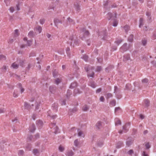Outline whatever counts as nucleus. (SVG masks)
I'll return each instance as SVG.
<instances>
[{
  "label": "nucleus",
  "instance_id": "19",
  "mask_svg": "<svg viewBox=\"0 0 156 156\" xmlns=\"http://www.w3.org/2000/svg\"><path fill=\"white\" fill-rule=\"evenodd\" d=\"M55 89L56 88L53 86H51L49 87V90L52 93H54V91Z\"/></svg>",
  "mask_w": 156,
  "mask_h": 156
},
{
  "label": "nucleus",
  "instance_id": "18",
  "mask_svg": "<svg viewBox=\"0 0 156 156\" xmlns=\"http://www.w3.org/2000/svg\"><path fill=\"white\" fill-rule=\"evenodd\" d=\"M97 144L98 146L101 147L103 144V141L102 140L98 141Z\"/></svg>",
  "mask_w": 156,
  "mask_h": 156
},
{
  "label": "nucleus",
  "instance_id": "59",
  "mask_svg": "<svg viewBox=\"0 0 156 156\" xmlns=\"http://www.w3.org/2000/svg\"><path fill=\"white\" fill-rule=\"evenodd\" d=\"M72 94V92L70 90H68L67 92V96L69 95L70 94Z\"/></svg>",
  "mask_w": 156,
  "mask_h": 156
},
{
  "label": "nucleus",
  "instance_id": "35",
  "mask_svg": "<svg viewBox=\"0 0 156 156\" xmlns=\"http://www.w3.org/2000/svg\"><path fill=\"white\" fill-rule=\"evenodd\" d=\"M147 43V41L145 39H144L142 41V44L144 46Z\"/></svg>",
  "mask_w": 156,
  "mask_h": 156
},
{
  "label": "nucleus",
  "instance_id": "10",
  "mask_svg": "<svg viewBox=\"0 0 156 156\" xmlns=\"http://www.w3.org/2000/svg\"><path fill=\"white\" fill-rule=\"evenodd\" d=\"M96 126L98 129H100L102 126V122L101 121H98L96 124Z\"/></svg>",
  "mask_w": 156,
  "mask_h": 156
},
{
  "label": "nucleus",
  "instance_id": "33",
  "mask_svg": "<svg viewBox=\"0 0 156 156\" xmlns=\"http://www.w3.org/2000/svg\"><path fill=\"white\" fill-rule=\"evenodd\" d=\"M13 96L15 98H16L18 96V93L17 91L15 90L13 94Z\"/></svg>",
  "mask_w": 156,
  "mask_h": 156
},
{
  "label": "nucleus",
  "instance_id": "32",
  "mask_svg": "<svg viewBox=\"0 0 156 156\" xmlns=\"http://www.w3.org/2000/svg\"><path fill=\"white\" fill-rule=\"evenodd\" d=\"M132 143H133L132 140H131V141H129V140H127V141L126 142V145L128 146H130V145H131V144H132Z\"/></svg>",
  "mask_w": 156,
  "mask_h": 156
},
{
  "label": "nucleus",
  "instance_id": "42",
  "mask_svg": "<svg viewBox=\"0 0 156 156\" xmlns=\"http://www.w3.org/2000/svg\"><path fill=\"white\" fill-rule=\"evenodd\" d=\"M5 57L3 55H0V60H5Z\"/></svg>",
  "mask_w": 156,
  "mask_h": 156
},
{
  "label": "nucleus",
  "instance_id": "39",
  "mask_svg": "<svg viewBox=\"0 0 156 156\" xmlns=\"http://www.w3.org/2000/svg\"><path fill=\"white\" fill-rule=\"evenodd\" d=\"M45 21V20L44 19H40V23L41 24H43L44 23Z\"/></svg>",
  "mask_w": 156,
  "mask_h": 156
},
{
  "label": "nucleus",
  "instance_id": "5",
  "mask_svg": "<svg viewBox=\"0 0 156 156\" xmlns=\"http://www.w3.org/2000/svg\"><path fill=\"white\" fill-rule=\"evenodd\" d=\"M23 40L24 41H27V46H30L32 44V41L31 40H27V38L26 37H24L23 38Z\"/></svg>",
  "mask_w": 156,
  "mask_h": 156
},
{
  "label": "nucleus",
  "instance_id": "40",
  "mask_svg": "<svg viewBox=\"0 0 156 156\" xmlns=\"http://www.w3.org/2000/svg\"><path fill=\"white\" fill-rule=\"evenodd\" d=\"M49 111L48 112V116H50L53 119H54L55 118H56L57 117V116L56 115H50V114H49Z\"/></svg>",
  "mask_w": 156,
  "mask_h": 156
},
{
  "label": "nucleus",
  "instance_id": "17",
  "mask_svg": "<svg viewBox=\"0 0 156 156\" xmlns=\"http://www.w3.org/2000/svg\"><path fill=\"white\" fill-rule=\"evenodd\" d=\"M77 83L76 82H73L71 84L70 87L72 88H73L77 86Z\"/></svg>",
  "mask_w": 156,
  "mask_h": 156
},
{
  "label": "nucleus",
  "instance_id": "64",
  "mask_svg": "<svg viewBox=\"0 0 156 156\" xmlns=\"http://www.w3.org/2000/svg\"><path fill=\"white\" fill-rule=\"evenodd\" d=\"M67 20L69 22H72L73 21L69 17L68 18Z\"/></svg>",
  "mask_w": 156,
  "mask_h": 156
},
{
  "label": "nucleus",
  "instance_id": "53",
  "mask_svg": "<svg viewBox=\"0 0 156 156\" xmlns=\"http://www.w3.org/2000/svg\"><path fill=\"white\" fill-rule=\"evenodd\" d=\"M74 93L75 94L80 93L79 90L78 89H75L74 90Z\"/></svg>",
  "mask_w": 156,
  "mask_h": 156
},
{
  "label": "nucleus",
  "instance_id": "54",
  "mask_svg": "<svg viewBox=\"0 0 156 156\" xmlns=\"http://www.w3.org/2000/svg\"><path fill=\"white\" fill-rule=\"evenodd\" d=\"M105 99L104 97L103 96H101L100 98V100L101 101L103 102L104 101Z\"/></svg>",
  "mask_w": 156,
  "mask_h": 156
},
{
  "label": "nucleus",
  "instance_id": "49",
  "mask_svg": "<svg viewBox=\"0 0 156 156\" xmlns=\"http://www.w3.org/2000/svg\"><path fill=\"white\" fill-rule=\"evenodd\" d=\"M94 74V72H92L90 74L89 73H88L87 75L89 77H93Z\"/></svg>",
  "mask_w": 156,
  "mask_h": 156
},
{
  "label": "nucleus",
  "instance_id": "62",
  "mask_svg": "<svg viewBox=\"0 0 156 156\" xmlns=\"http://www.w3.org/2000/svg\"><path fill=\"white\" fill-rule=\"evenodd\" d=\"M122 143L121 142L120 143V144L119 146L118 145H117V147L118 148H120L121 147L122 145Z\"/></svg>",
  "mask_w": 156,
  "mask_h": 156
},
{
  "label": "nucleus",
  "instance_id": "28",
  "mask_svg": "<svg viewBox=\"0 0 156 156\" xmlns=\"http://www.w3.org/2000/svg\"><path fill=\"white\" fill-rule=\"evenodd\" d=\"M124 28L125 30L126 33H127L129 29V27L128 25H126L124 27Z\"/></svg>",
  "mask_w": 156,
  "mask_h": 156
},
{
  "label": "nucleus",
  "instance_id": "21",
  "mask_svg": "<svg viewBox=\"0 0 156 156\" xmlns=\"http://www.w3.org/2000/svg\"><path fill=\"white\" fill-rule=\"evenodd\" d=\"M18 86H19V87L20 88L21 93H22L23 92L24 90V89L22 88L21 84L20 83H19L18 84Z\"/></svg>",
  "mask_w": 156,
  "mask_h": 156
},
{
  "label": "nucleus",
  "instance_id": "58",
  "mask_svg": "<svg viewBox=\"0 0 156 156\" xmlns=\"http://www.w3.org/2000/svg\"><path fill=\"white\" fill-rule=\"evenodd\" d=\"M142 156H148V155L144 151L142 154Z\"/></svg>",
  "mask_w": 156,
  "mask_h": 156
},
{
  "label": "nucleus",
  "instance_id": "34",
  "mask_svg": "<svg viewBox=\"0 0 156 156\" xmlns=\"http://www.w3.org/2000/svg\"><path fill=\"white\" fill-rule=\"evenodd\" d=\"M11 1V0H5V2L7 6L9 5Z\"/></svg>",
  "mask_w": 156,
  "mask_h": 156
},
{
  "label": "nucleus",
  "instance_id": "26",
  "mask_svg": "<svg viewBox=\"0 0 156 156\" xmlns=\"http://www.w3.org/2000/svg\"><path fill=\"white\" fill-rule=\"evenodd\" d=\"M52 107L53 108V109H54L56 111L57 110V105L56 104H53L52 105Z\"/></svg>",
  "mask_w": 156,
  "mask_h": 156
},
{
  "label": "nucleus",
  "instance_id": "22",
  "mask_svg": "<svg viewBox=\"0 0 156 156\" xmlns=\"http://www.w3.org/2000/svg\"><path fill=\"white\" fill-rule=\"evenodd\" d=\"M61 79L60 78H57L55 80V83L56 84H58L61 81Z\"/></svg>",
  "mask_w": 156,
  "mask_h": 156
},
{
  "label": "nucleus",
  "instance_id": "38",
  "mask_svg": "<svg viewBox=\"0 0 156 156\" xmlns=\"http://www.w3.org/2000/svg\"><path fill=\"white\" fill-rule=\"evenodd\" d=\"M33 152L35 155H37V154L38 153V151L37 149H34L33 151Z\"/></svg>",
  "mask_w": 156,
  "mask_h": 156
},
{
  "label": "nucleus",
  "instance_id": "41",
  "mask_svg": "<svg viewBox=\"0 0 156 156\" xmlns=\"http://www.w3.org/2000/svg\"><path fill=\"white\" fill-rule=\"evenodd\" d=\"M23 151L22 150H20L19 151L18 154L19 155H22L23 154Z\"/></svg>",
  "mask_w": 156,
  "mask_h": 156
},
{
  "label": "nucleus",
  "instance_id": "13",
  "mask_svg": "<svg viewBox=\"0 0 156 156\" xmlns=\"http://www.w3.org/2000/svg\"><path fill=\"white\" fill-rule=\"evenodd\" d=\"M24 107L27 109H30L31 108V106L27 102H25L24 103Z\"/></svg>",
  "mask_w": 156,
  "mask_h": 156
},
{
  "label": "nucleus",
  "instance_id": "56",
  "mask_svg": "<svg viewBox=\"0 0 156 156\" xmlns=\"http://www.w3.org/2000/svg\"><path fill=\"white\" fill-rule=\"evenodd\" d=\"M32 138H33V137L31 135H30V136H28L27 138L28 140L30 141V140H32Z\"/></svg>",
  "mask_w": 156,
  "mask_h": 156
},
{
  "label": "nucleus",
  "instance_id": "61",
  "mask_svg": "<svg viewBox=\"0 0 156 156\" xmlns=\"http://www.w3.org/2000/svg\"><path fill=\"white\" fill-rule=\"evenodd\" d=\"M152 38L154 39H156V33L154 34L152 36Z\"/></svg>",
  "mask_w": 156,
  "mask_h": 156
},
{
  "label": "nucleus",
  "instance_id": "3",
  "mask_svg": "<svg viewBox=\"0 0 156 156\" xmlns=\"http://www.w3.org/2000/svg\"><path fill=\"white\" fill-rule=\"evenodd\" d=\"M127 44L125 43L121 47L120 49V50L121 51L123 52L127 50Z\"/></svg>",
  "mask_w": 156,
  "mask_h": 156
},
{
  "label": "nucleus",
  "instance_id": "2",
  "mask_svg": "<svg viewBox=\"0 0 156 156\" xmlns=\"http://www.w3.org/2000/svg\"><path fill=\"white\" fill-rule=\"evenodd\" d=\"M130 123H128L126 124V125L123 127V129L124 132H126L128 131L129 128Z\"/></svg>",
  "mask_w": 156,
  "mask_h": 156
},
{
  "label": "nucleus",
  "instance_id": "8",
  "mask_svg": "<svg viewBox=\"0 0 156 156\" xmlns=\"http://www.w3.org/2000/svg\"><path fill=\"white\" fill-rule=\"evenodd\" d=\"M84 36L82 37H81V38L82 40H84L86 37H87L89 35V33L87 31L85 30V32H84Z\"/></svg>",
  "mask_w": 156,
  "mask_h": 156
},
{
  "label": "nucleus",
  "instance_id": "4",
  "mask_svg": "<svg viewBox=\"0 0 156 156\" xmlns=\"http://www.w3.org/2000/svg\"><path fill=\"white\" fill-rule=\"evenodd\" d=\"M34 30L36 33L40 34L42 31V28L40 26H38L35 28Z\"/></svg>",
  "mask_w": 156,
  "mask_h": 156
},
{
  "label": "nucleus",
  "instance_id": "11",
  "mask_svg": "<svg viewBox=\"0 0 156 156\" xmlns=\"http://www.w3.org/2000/svg\"><path fill=\"white\" fill-rule=\"evenodd\" d=\"M35 129V127L34 124L32 125L29 127V130L32 132H34Z\"/></svg>",
  "mask_w": 156,
  "mask_h": 156
},
{
  "label": "nucleus",
  "instance_id": "9",
  "mask_svg": "<svg viewBox=\"0 0 156 156\" xmlns=\"http://www.w3.org/2000/svg\"><path fill=\"white\" fill-rule=\"evenodd\" d=\"M130 59V55L129 54L125 55L124 56L123 61H124L128 60Z\"/></svg>",
  "mask_w": 156,
  "mask_h": 156
},
{
  "label": "nucleus",
  "instance_id": "50",
  "mask_svg": "<svg viewBox=\"0 0 156 156\" xmlns=\"http://www.w3.org/2000/svg\"><path fill=\"white\" fill-rule=\"evenodd\" d=\"M145 146L147 149H149L150 147V145L148 143H147L145 144Z\"/></svg>",
  "mask_w": 156,
  "mask_h": 156
},
{
  "label": "nucleus",
  "instance_id": "47",
  "mask_svg": "<svg viewBox=\"0 0 156 156\" xmlns=\"http://www.w3.org/2000/svg\"><path fill=\"white\" fill-rule=\"evenodd\" d=\"M59 150L60 151H63L64 150V148L61 146H60L59 147Z\"/></svg>",
  "mask_w": 156,
  "mask_h": 156
},
{
  "label": "nucleus",
  "instance_id": "12",
  "mask_svg": "<svg viewBox=\"0 0 156 156\" xmlns=\"http://www.w3.org/2000/svg\"><path fill=\"white\" fill-rule=\"evenodd\" d=\"M115 122L116 126L120 125L121 124V122L120 121L118 118L115 119Z\"/></svg>",
  "mask_w": 156,
  "mask_h": 156
},
{
  "label": "nucleus",
  "instance_id": "63",
  "mask_svg": "<svg viewBox=\"0 0 156 156\" xmlns=\"http://www.w3.org/2000/svg\"><path fill=\"white\" fill-rule=\"evenodd\" d=\"M90 85L93 88H94L96 87V85L94 84H91Z\"/></svg>",
  "mask_w": 156,
  "mask_h": 156
},
{
  "label": "nucleus",
  "instance_id": "29",
  "mask_svg": "<svg viewBox=\"0 0 156 156\" xmlns=\"http://www.w3.org/2000/svg\"><path fill=\"white\" fill-rule=\"evenodd\" d=\"M122 40L121 39H119L118 40H116L115 41V43H116L117 45H118L121 42H122Z\"/></svg>",
  "mask_w": 156,
  "mask_h": 156
},
{
  "label": "nucleus",
  "instance_id": "23",
  "mask_svg": "<svg viewBox=\"0 0 156 156\" xmlns=\"http://www.w3.org/2000/svg\"><path fill=\"white\" fill-rule=\"evenodd\" d=\"M133 40V35H130L128 38V41L130 42H132Z\"/></svg>",
  "mask_w": 156,
  "mask_h": 156
},
{
  "label": "nucleus",
  "instance_id": "44",
  "mask_svg": "<svg viewBox=\"0 0 156 156\" xmlns=\"http://www.w3.org/2000/svg\"><path fill=\"white\" fill-rule=\"evenodd\" d=\"M133 153V151L132 150H130L127 152V154L129 155H131Z\"/></svg>",
  "mask_w": 156,
  "mask_h": 156
},
{
  "label": "nucleus",
  "instance_id": "36",
  "mask_svg": "<svg viewBox=\"0 0 156 156\" xmlns=\"http://www.w3.org/2000/svg\"><path fill=\"white\" fill-rule=\"evenodd\" d=\"M118 21L116 20H115L113 22V26L115 27H116L118 25Z\"/></svg>",
  "mask_w": 156,
  "mask_h": 156
},
{
  "label": "nucleus",
  "instance_id": "14",
  "mask_svg": "<svg viewBox=\"0 0 156 156\" xmlns=\"http://www.w3.org/2000/svg\"><path fill=\"white\" fill-rule=\"evenodd\" d=\"M37 125L39 126H42L43 124L42 122L40 120L37 121Z\"/></svg>",
  "mask_w": 156,
  "mask_h": 156
},
{
  "label": "nucleus",
  "instance_id": "60",
  "mask_svg": "<svg viewBox=\"0 0 156 156\" xmlns=\"http://www.w3.org/2000/svg\"><path fill=\"white\" fill-rule=\"evenodd\" d=\"M4 110L3 108H0V113H2L4 112Z\"/></svg>",
  "mask_w": 156,
  "mask_h": 156
},
{
  "label": "nucleus",
  "instance_id": "25",
  "mask_svg": "<svg viewBox=\"0 0 156 156\" xmlns=\"http://www.w3.org/2000/svg\"><path fill=\"white\" fill-rule=\"evenodd\" d=\"M145 105L146 107H148L149 105V101L147 100H145L144 101Z\"/></svg>",
  "mask_w": 156,
  "mask_h": 156
},
{
  "label": "nucleus",
  "instance_id": "57",
  "mask_svg": "<svg viewBox=\"0 0 156 156\" xmlns=\"http://www.w3.org/2000/svg\"><path fill=\"white\" fill-rule=\"evenodd\" d=\"M101 90V88H99L96 91V93H100Z\"/></svg>",
  "mask_w": 156,
  "mask_h": 156
},
{
  "label": "nucleus",
  "instance_id": "55",
  "mask_svg": "<svg viewBox=\"0 0 156 156\" xmlns=\"http://www.w3.org/2000/svg\"><path fill=\"white\" fill-rule=\"evenodd\" d=\"M101 69V66H98L97 69V71L99 72L100 71Z\"/></svg>",
  "mask_w": 156,
  "mask_h": 156
},
{
  "label": "nucleus",
  "instance_id": "20",
  "mask_svg": "<svg viewBox=\"0 0 156 156\" xmlns=\"http://www.w3.org/2000/svg\"><path fill=\"white\" fill-rule=\"evenodd\" d=\"M34 34L33 31H30L28 33V36L30 37H33L34 36Z\"/></svg>",
  "mask_w": 156,
  "mask_h": 156
},
{
  "label": "nucleus",
  "instance_id": "7",
  "mask_svg": "<svg viewBox=\"0 0 156 156\" xmlns=\"http://www.w3.org/2000/svg\"><path fill=\"white\" fill-rule=\"evenodd\" d=\"M19 65L16 62L13 63L11 65V67L13 69H17L19 67Z\"/></svg>",
  "mask_w": 156,
  "mask_h": 156
},
{
  "label": "nucleus",
  "instance_id": "43",
  "mask_svg": "<svg viewBox=\"0 0 156 156\" xmlns=\"http://www.w3.org/2000/svg\"><path fill=\"white\" fill-rule=\"evenodd\" d=\"M106 96L107 98H109L111 97L112 96V95L111 93H108L106 94Z\"/></svg>",
  "mask_w": 156,
  "mask_h": 156
},
{
  "label": "nucleus",
  "instance_id": "51",
  "mask_svg": "<svg viewBox=\"0 0 156 156\" xmlns=\"http://www.w3.org/2000/svg\"><path fill=\"white\" fill-rule=\"evenodd\" d=\"M57 71L56 70H54L53 71V75L54 77H55L56 76L57 74Z\"/></svg>",
  "mask_w": 156,
  "mask_h": 156
},
{
  "label": "nucleus",
  "instance_id": "24",
  "mask_svg": "<svg viewBox=\"0 0 156 156\" xmlns=\"http://www.w3.org/2000/svg\"><path fill=\"white\" fill-rule=\"evenodd\" d=\"M18 32L19 30L17 29H16L15 30L14 34V36L15 37H16L19 35V34Z\"/></svg>",
  "mask_w": 156,
  "mask_h": 156
},
{
  "label": "nucleus",
  "instance_id": "16",
  "mask_svg": "<svg viewBox=\"0 0 156 156\" xmlns=\"http://www.w3.org/2000/svg\"><path fill=\"white\" fill-rule=\"evenodd\" d=\"M73 154V152L71 150L68 151L67 153V156H72Z\"/></svg>",
  "mask_w": 156,
  "mask_h": 156
},
{
  "label": "nucleus",
  "instance_id": "46",
  "mask_svg": "<svg viewBox=\"0 0 156 156\" xmlns=\"http://www.w3.org/2000/svg\"><path fill=\"white\" fill-rule=\"evenodd\" d=\"M78 142L77 140H75L74 141V144L75 146L77 147L78 146Z\"/></svg>",
  "mask_w": 156,
  "mask_h": 156
},
{
  "label": "nucleus",
  "instance_id": "52",
  "mask_svg": "<svg viewBox=\"0 0 156 156\" xmlns=\"http://www.w3.org/2000/svg\"><path fill=\"white\" fill-rule=\"evenodd\" d=\"M9 10L11 12H13L14 11V8L13 7H11L10 8Z\"/></svg>",
  "mask_w": 156,
  "mask_h": 156
},
{
  "label": "nucleus",
  "instance_id": "45",
  "mask_svg": "<svg viewBox=\"0 0 156 156\" xmlns=\"http://www.w3.org/2000/svg\"><path fill=\"white\" fill-rule=\"evenodd\" d=\"M115 100L112 101L110 102V104L112 106H114L115 105Z\"/></svg>",
  "mask_w": 156,
  "mask_h": 156
},
{
  "label": "nucleus",
  "instance_id": "15",
  "mask_svg": "<svg viewBox=\"0 0 156 156\" xmlns=\"http://www.w3.org/2000/svg\"><path fill=\"white\" fill-rule=\"evenodd\" d=\"M144 24V20L143 18H140V24L139 27H141Z\"/></svg>",
  "mask_w": 156,
  "mask_h": 156
},
{
  "label": "nucleus",
  "instance_id": "48",
  "mask_svg": "<svg viewBox=\"0 0 156 156\" xmlns=\"http://www.w3.org/2000/svg\"><path fill=\"white\" fill-rule=\"evenodd\" d=\"M148 81V79H144L142 80V82L143 83H147Z\"/></svg>",
  "mask_w": 156,
  "mask_h": 156
},
{
  "label": "nucleus",
  "instance_id": "1",
  "mask_svg": "<svg viewBox=\"0 0 156 156\" xmlns=\"http://www.w3.org/2000/svg\"><path fill=\"white\" fill-rule=\"evenodd\" d=\"M50 127L51 128H53L54 130L52 131L53 132H54L55 134L58 133V129L57 126H56L55 123H51L50 125Z\"/></svg>",
  "mask_w": 156,
  "mask_h": 156
},
{
  "label": "nucleus",
  "instance_id": "6",
  "mask_svg": "<svg viewBox=\"0 0 156 156\" xmlns=\"http://www.w3.org/2000/svg\"><path fill=\"white\" fill-rule=\"evenodd\" d=\"M85 69L87 72L90 71V70H94V68L91 67L88 65H86L85 66Z\"/></svg>",
  "mask_w": 156,
  "mask_h": 156
},
{
  "label": "nucleus",
  "instance_id": "31",
  "mask_svg": "<svg viewBox=\"0 0 156 156\" xmlns=\"http://www.w3.org/2000/svg\"><path fill=\"white\" fill-rule=\"evenodd\" d=\"M89 108L88 107L87 105H85L84 106L83 108V110L84 111H87Z\"/></svg>",
  "mask_w": 156,
  "mask_h": 156
},
{
  "label": "nucleus",
  "instance_id": "27",
  "mask_svg": "<svg viewBox=\"0 0 156 156\" xmlns=\"http://www.w3.org/2000/svg\"><path fill=\"white\" fill-rule=\"evenodd\" d=\"M78 135L79 136H82V137H84V135L83 134L82 131H79L78 133Z\"/></svg>",
  "mask_w": 156,
  "mask_h": 156
},
{
  "label": "nucleus",
  "instance_id": "30",
  "mask_svg": "<svg viewBox=\"0 0 156 156\" xmlns=\"http://www.w3.org/2000/svg\"><path fill=\"white\" fill-rule=\"evenodd\" d=\"M82 58L85 61H87L88 60V57L87 55H84L83 56Z\"/></svg>",
  "mask_w": 156,
  "mask_h": 156
},
{
  "label": "nucleus",
  "instance_id": "37",
  "mask_svg": "<svg viewBox=\"0 0 156 156\" xmlns=\"http://www.w3.org/2000/svg\"><path fill=\"white\" fill-rule=\"evenodd\" d=\"M7 67L5 66H4L2 68V71L3 72H5L7 69Z\"/></svg>",
  "mask_w": 156,
  "mask_h": 156
}]
</instances>
